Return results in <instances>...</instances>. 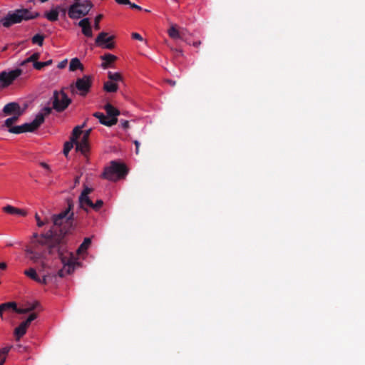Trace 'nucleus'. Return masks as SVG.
Listing matches in <instances>:
<instances>
[{"instance_id":"9","label":"nucleus","mask_w":365,"mask_h":365,"mask_svg":"<svg viewBox=\"0 0 365 365\" xmlns=\"http://www.w3.org/2000/svg\"><path fill=\"white\" fill-rule=\"evenodd\" d=\"M114 36H108L106 32H101L96 38V44L103 48L113 49L115 47V43L113 41Z\"/></svg>"},{"instance_id":"51","label":"nucleus","mask_w":365,"mask_h":365,"mask_svg":"<svg viewBox=\"0 0 365 365\" xmlns=\"http://www.w3.org/2000/svg\"><path fill=\"white\" fill-rule=\"evenodd\" d=\"M60 13H61V15H62L63 17H65L66 14V9L65 8H62L61 6Z\"/></svg>"},{"instance_id":"37","label":"nucleus","mask_w":365,"mask_h":365,"mask_svg":"<svg viewBox=\"0 0 365 365\" xmlns=\"http://www.w3.org/2000/svg\"><path fill=\"white\" fill-rule=\"evenodd\" d=\"M103 205V201L102 200H98L95 203L93 202V205H91V208L93 209L95 211H98Z\"/></svg>"},{"instance_id":"41","label":"nucleus","mask_w":365,"mask_h":365,"mask_svg":"<svg viewBox=\"0 0 365 365\" xmlns=\"http://www.w3.org/2000/svg\"><path fill=\"white\" fill-rule=\"evenodd\" d=\"M37 318V314L36 313H32L31 314L29 317L27 318V319L26 321H24L26 324H28L29 325H30V324L31 323L32 321H34V319H36Z\"/></svg>"},{"instance_id":"32","label":"nucleus","mask_w":365,"mask_h":365,"mask_svg":"<svg viewBox=\"0 0 365 365\" xmlns=\"http://www.w3.org/2000/svg\"><path fill=\"white\" fill-rule=\"evenodd\" d=\"M52 62V60H48L45 62H34L33 66L35 69L41 70L43 67L51 65Z\"/></svg>"},{"instance_id":"13","label":"nucleus","mask_w":365,"mask_h":365,"mask_svg":"<svg viewBox=\"0 0 365 365\" xmlns=\"http://www.w3.org/2000/svg\"><path fill=\"white\" fill-rule=\"evenodd\" d=\"M78 25L82 29V33L87 37H92V29L90 23V20L88 18H84L81 20Z\"/></svg>"},{"instance_id":"57","label":"nucleus","mask_w":365,"mask_h":365,"mask_svg":"<svg viewBox=\"0 0 365 365\" xmlns=\"http://www.w3.org/2000/svg\"><path fill=\"white\" fill-rule=\"evenodd\" d=\"M34 237H38V234H36H36H34Z\"/></svg>"},{"instance_id":"47","label":"nucleus","mask_w":365,"mask_h":365,"mask_svg":"<svg viewBox=\"0 0 365 365\" xmlns=\"http://www.w3.org/2000/svg\"><path fill=\"white\" fill-rule=\"evenodd\" d=\"M115 1L119 4H128L129 5L130 4V0H115Z\"/></svg>"},{"instance_id":"31","label":"nucleus","mask_w":365,"mask_h":365,"mask_svg":"<svg viewBox=\"0 0 365 365\" xmlns=\"http://www.w3.org/2000/svg\"><path fill=\"white\" fill-rule=\"evenodd\" d=\"M73 145H76V142L75 141H72L71 140H70V141L66 142L64 143L63 154H64L65 156H66V157L68 156L70 150L73 148Z\"/></svg>"},{"instance_id":"36","label":"nucleus","mask_w":365,"mask_h":365,"mask_svg":"<svg viewBox=\"0 0 365 365\" xmlns=\"http://www.w3.org/2000/svg\"><path fill=\"white\" fill-rule=\"evenodd\" d=\"M51 277H52V275L50 274H43L42 276V278L39 277V281H36V282L41 284H47L48 282L49 278H51Z\"/></svg>"},{"instance_id":"46","label":"nucleus","mask_w":365,"mask_h":365,"mask_svg":"<svg viewBox=\"0 0 365 365\" xmlns=\"http://www.w3.org/2000/svg\"><path fill=\"white\" fill-rule=\"evenodd\" d=\"M120 123L123 128L127 129L129 127V122L128 120H122Z\"/></svg>"},{"instance_id":"54","label":"nucleus","mask_w":365,"mask_h":365,"mask_svg":"<svg viewBox=\"0 0 365 365\" xmlns=\"http://www.w3.org/2000/svg\"><path fill=\"white\" fill-rule=\"evenodd\" d=\"M80 178H81L80 176H76V177L75 178V180H74V184H75V185H76L79 184V182H80Z\"/></svg>"},{"instance_id":"56","label":"nucleus","mask_w":365,"mask_h":365,"mask_svg":"<svg viewBox=\"0 0 365 365\" xmlns=\"http://www.w3.org/2000/svg\"><path fill=\"white\" fill-rule=\"evenodd\" d=\"M39 1H40L41 2H42V3H44V2H46V1H47L48 0H39Z\"/></svg>"},{"instance_id":"20","label":"nucleus","mask_w":365,"mask_h":365,"mask_svg":"<svg viewBox=\"0 0 365 365\" xmlns=\"http://www.w3.org/2000/svg\"><path fill=\"white\" fill-rule=\"evenodd\" d=\"M29 327L25 322H21L19 327L15 329L14 334L16 340H19L26 332L27 328Z\"/></svg>"},{"instance_id":"5","label":"nucleus","mask_w":365,"mask_h":365,"mask_svg":"<svg viewBox=\"0 0 365 365\" xmlns=\"http://www.w3.org/2000/svg\"><path fill=\"white\" fill-rule=\"evenodd\" d=\"M93 4L91 1L86 0L83 2L75 1L68 9V15L71 19H78L86 16Z\"/></svg>"},{"instance_id":"22","label":"nucleus","mask_w":365,"mask_h":365,"mask_svg":"<svg viewBox=\"0 0 365 365\" xmlns=\"http://www.w3.org/2000/svg\"><path fill=\"white\" fill-rule=\"evenodd\" d=\"M101 58L103 61H104L101 65L103 68H107L110 63H113L117 59L115 56L110 53H106L102 56Z\"/></svg>"},{"instance_id":"19","label":"nucleus","mask_w":365,"mask_h":365,"mask_svg":"<svg viewBox=\"0 0 365 365\" xmlns=\"http://www.w3.org/2000/svg\"><path fill=\"white\" fill-rule=\"evenodd\" d=\"M53 109V106L52 107L45 106L36 115V118L34 120H38L39 118L41 119V120H40L41 125L44 122L45 118L51 113Z\"/></svg>"},{"instance_id":"16","label":"nucleus","mask_w":365,"mask_h":365,"mask_svg":"<svg viewBox=\"0 0 365 365\" xmlns=\"http://www.w3.org/2000/svg\"><path fill=\"white\" fill-rule=\"evenodd\" d=\"M60 6H57L55 8L52 9L49 11H46L44 13L43 16L46 18L50 21H56L58 19V16L60 14Z\"/></svg>"},{"instance_id":"33","label":"nucleus","mask_w":365,"mask_h":365,"mask_svg":"<svg viewBox=\"0 0 365 365\" xmlns=\"http://www.w3.org/2000/svg\"><path fill=\"white\" fill-rule=\"evenodd\" d=\"M44 36L41 34H36L31 38V41L34 44H38L42 46L43 43Z\"/></svg>"},{"instance_id":"50","label":"nucleus","mask_w":365,"mask_h":365,"mask_svg":"<svg viewBox=\"0 0 365 365\" xmlns=\"http://www.w3.org/2000/svg\"><path fill=\"white\" fill-rule=\"evenodd\" d=\"M40 165H41V167H43V168L47 169V170H49V171L51 170H50V166H49L47 163H44V162H41V163H40Z\"/></svg>"},{"instance_id":"49","label":"nucleus","mask_w":365,"mask_h":365,"mask_svg":"<svg viewBox=\"0 0 365 365\" xmlns=\"http://www.w3.org/2000/svg\"><path fill=\"white\" fill-rule=\"evenodd\" d=\"M134 144L135 145V153H139V147H140V143L138 140H134Z\"/></svg>"},{"instance_id":"53","label":"nucleus","mask_w":365,"mask_h":365,"mask_svg":"<svg viewBox=\"0 0 365 365\" xmlns=\"http://www.w3.org/2000/svg\"><path fill=\"white\" fill-rule=\"evenodd\" d=\"M7 264L5 262H0V269H6Z\"/></svg>"},{"instance_id":"15","label":"nucleus","mask_w":365,"mask_h":365,"mask_svg":"<svg viewBox=\"0 0 365 365\" xmlns=\"http://www.w3.org/2000/svg\"><path fill=\"white\" fill-rule=\"evenodd\" d=\"M104 109L106 111L107 117L108 119H115L118 121L117 116L120 115V111L118 109L113 106L109 103L105 105Z\"/></svg>"},{"instance_id":"27","label":"nucleus","mask_w":365,"mask_h":365,"mask_svg":"<svg viewBox=\"0 0 365 365\" xmlns=\"http://www.w3.org/2000/svg\"><path fill=\"white\" fill-rule=\"evenodd\" d=\"M168 35L170 38L176 39V38H182V36L181 33L177 29L175 26H172L168 30Z\"/></svg>"},{"instance_id":"4","label":"nucleus","mask_w":365,"mask_h":365,"mask_svg":"<svg viewBox=\"0 0 365 365\" xmlns=\"http://www.w3.org/2000/svg\"><path fill=\"white\" fill-rule=\"evenodd\" d=\"M128 168L125 164L111 161L110 166L105 168L103 177L110 181H117L119 179L124 178L128 174Z\"/></svg>"},{"instance_id":"14","label":"nucleus","mask_w":365,"mask_h":365,"mask_svg":"<svg viewBox=\"0 0 365 365\" xmlns=\"http://www.w3.org/2000/svg\"><path fill=\"white\" fill-rule=\"evenodd\" d=\"M93 115L99 120V122L106 126L110 127L117 123V120L115 119H108L103 113L96 112Z\"/></svg>"},{"instance_id":"35","label":"nucleus","mask_w":365,"mask_h":365,"mask_svg":"<svg viewBox=\"0 0 365 365\" xmlns=\"http://www.w3.org/2000/svg\"><path fill=\"white\" fill-rule=\"evenodd\" d=\"M21 115H14V116L11 117V118H7L5 122H4V125L5 126H6L7 128H9V129L11 128V127H13L12 125L16 123L19 118L20 117Z\"/></svg>"},{"instance_id":"58","label":"nucleus","mask_w":365,"mask_h":365,"mask_svg":"<svg viewBox=\"0 0 365 365\" xmlns=\"http://www.w3.org/2000/svg\"><path fill=\"white\" fill-rule=\"evenodd\" d=\"M75 1H80L81 0H74Z\"/></svg>"},{"instance_id":"28","label":"nucleus","mask_w":365,"mask_h":365,"mask_svg":"<svg viewBox=\"0 0 365 365\" xmlns=\"http://www.w3.org/2000/svg\"><path fill=\"white\" fill-rule=\"evenodd\" d=\"M24 274L35 282L39 281V277L36 273V269L34 268H29L24 272Z\"/></svg>"},{"instance_id":"17","label":"nucleus","mask_w":365,"mask_h":365,"mask_svg":"<svg viewBox=\"0 0 365 365\" xmlns=\"http://www.w3.org/2000/svg\"><path fill=\"white\" fill-rule=\"evenodd\" d=\"M79 208L88 212V207H91L93 205V202L88 196H81L78 197Z\"/></svg>"},{"instance_id":"21","label":"nucleus","mask_w":365,"mask_h":365,"mask_svg":"<svg viewBox=\"0 0 365 365\" xmlns=\"http://www.w3.org/2000/svg\"><path fill=\"white\" fill-rule=\"evenodd\" d=\"M16 308V303L14 302H10L6 303H3L0 304V317L3 319V313L4 312H10L14 311V309Z\"/></svg>"},{"instance_id":"7","label":"nucleus","mask_w":365,"mask_h":365,"mask_svg":"<svg viewBox=\"0 0 365 365\" xmlns=\"http://www.w3.org/2000/svg\"><path fill=\"white\" fill-rule=\"evenodd\" d=\"M93 83V77L91 76L85 75L82 78L76 79L74 85H71V91L73 93L76 92L81 96H86L90 91Z\"/></svg>"},{"instance_id":"2","label":"nucleus","mask_w":365,"mask_h":365,"mask_svg":"<svg viewBox=\"0 0 365 365\" xmlns=\"http://www.w3.org/2000/svg\"><path fill=\"white\" fill-rule=\"evenodd\" d=\"M44 238L42 234L40 239L38 240L31 247H27L25 250L26 256L34 263L40 262V266L37 269L39 272H43L47 267L46 262L47 255H50L47 250V243L44 242Z\"/></svg>"},{"instance_id":"24","label":"nucleus","mask_w":365,"mask_h":365,"mask_svg":"<svg viewBox=\"0 0 365 365\" xmlns=\"http://www.w3.org/2000/svg\"><path fill=\"white\" fill-rule=\"evenodd\" d=\"M84 125L85 123L81 126L75 127L73 130L72 135L71 136V140L72 141H75L76 144L79 142V140H78V138L83 133L82 128H83Z\"/></svg>"},{"instance_id":"11","label":"nucleus","mask_w":365,"mask_h":365,"mask_svg":"<svg viewBox=\"0 0 365 365\" xmlns=\"http://www.w3.org/2000/svg\"><path fill=\"white\" fill-rule=\"evenodd\" d=\"M91 130V128L85 130L81 139L76 143V151L81 153L85 156H86L90 149L88 140Z\"/></svg>"},{"instance_id":"55","label":"nucleus","mask_w":365,"mask_h":365,"mask_svg":"<svg viewBox=\"0 0 365 365\" xmlns=\"http://www.w3.org/2000/svg\"><path fill=\"white\" fill-rule=\"evenodd\" d=\"M200 44H201V42H200V41H195V42H194L192 45H193L195 47H198Z\"/></svg>"},{"instance_id":"1","label":"nucleus","mask_w":365,"mask_h":365,"mask_svg":"<svg viewBox=\"0 0 365 365\" xmlns=\"http://www.w3.org/2000/svg\"><path fill=\"white\" fill-rule=\"evenodd\" d=\"M74 203L71 199H67V207L58 214L52 215V227L42 236L46 238L48 252L51 256L57 255L63 264V269L57 274L63 277L74 270L72 259L65 255L66 247L63 240L66 236L73 235L79 228L80 222L73 212Z\"/></svg>"},{"instance_id":"43","label":"nucleus","mask_w":365,"mask_h":365,"mask_svg":"<svg viewBox=\"0 0 365 365\" xmlns=\"http://www.w3.org/2000/svg\"><path fill=\"white\" fill-rule=\"evenodd\" d=\"M14 312L18 313V314H26V313H28V310L25 308V309H21V308H18L16 307V309H14Z\"/></svg>"},{"instance_id":"34","label":"nucleus","mask_w":365,"mask_h":365,"mask_svg":"<svg viewBox=\"0 0 365 365\" xmlns=\"http://www.w3.org/2000/svg\"><path fill=\"white\" fill-rule=\"evenodd\" d=\"M108 77L110 81L116 83L117 81H122V76L119 73H112L110 71L108 73Z\"/></svg>"},{"instance_id":"39","label":"nucleus","mask_w":365,"mask_h":365,"mask_svg":"<svg viewBox=\"0 0 365 365\" xmlns=\"http://www.w3.org/2000/svg\"><path fill=\"white\" fill-rule=\"evenodd\" d=\"M103 18V15L102 14H99L98 15L96 18H95V21H94V29L96 30H98L100 29V21Z\"/></svg>"},{"instance_id":"38","label":"nucleus","mask_w":365,"mask_h":365,"mask_svg":"<svg viewBox=\"0 0 365 365\" xmlns=\"http://www.w3.org/2000/svg\"><path fill=\"white\" fill-rule=\"evenodd\" d=\"M35 219L36 220V222H37V225L38 227H43L44 225L47 224L48 223V220H41L39 215L36 213L35 215Z\"/></svg>"},{"instance_id":"48","label":"nucleus","mask_w":365,"mask_h":365,"mask_svg":"<svg viewBox=\"0 0 365 365\" xmlns=\"http://www.w3.org/2000/svg\"><path fill=\"white\" fill-rule=\"evenodd\" d=\"M66 63H67V60H64V61H61V62H60L58 63V68H65Z\"/></svg>"},{"instance_id":"52","label":"nucleus","mask_w":365,"mask_h":365,"mask_svg":"<svg viewBox=\"0 0 365 365\" xmlns=\"http://www.w3.org/2000/svg\"><path fill=\"white\" fill-rule=\"evenodd\" d=\"M166 82L169 83L171 86H175L176 85V82L170 79L166 80Z\"/></svg>"},{"instance_id":"3","label":"nucleus","mask_w":365,"mask_h":365,"mask_svg":"<svg viewBox=\"0 0 365 365\" xmlns=\"http://www.w3.org/2000/svg\"><path fill=\"white\" fill-rule=\"evenodd\" d=\"M40 16L38 12H32L27 9L16 10L13 14H8L1 19V23L5 27H9L12 24L21 22L23 20L34 19Z\"/></svg>"},{"instance_id":"6","label":"nucleus","mask_w":365,"mask_h":365,"mask_svg":"<svg viewBox=\"0 0 365 365\" xmlns=\"http://www.w3.org/2000/svg\"><path fill=\"white\" fill-rule=\"evenodd\" d=\"M49 103H52L53 108L56 111L62 112L71 104V99L63 91H54Z\"/></svg>"},{"instance_id":"12","label":"nucleus","mask_w":365,"mask_h":365,"mask_svg":"<svg viewBox=\"0 0 365 365\" xmlns=\"http://www.w3.org/2000/svg\"><path fill=\"white\" fill-rule=\"evenodd\" d=\"M3 112L6 115L14 114L21 115L23 113V111L21 110L19 104L16 102H11L6 104L3 108Z\"/></svg>"},{"instance_id":"40","label":"nucleus","mask_w":365,"mask_h":365,"mask_svg":"<svg viewBox=\"0 0 365 365\" xmlns=\"http://www.w3.org/2000/svg\"><path fill=\"white\" fill-rule=\"evenodd\" d=\"M93 192V189L90 188L88 187L85 186L84 189L81 192V196H88L90 193Z\"/></svg>"},{"instance_id":"44","label":"nucleus","mask_w":365,"mask_h":365,"mask_svg":"<svg viewBox=\"0 0 365 365\" xmlns=\"http://www.w3.org/2000/svg\"><path fill=\"white\" fill-rule=\"evenodd\" d=\"M132 38L134 39L139 40V41H143V37L138 33H133Z\"/></svg>"},{"instance_id":"30","label":"nucleus","mask_w":365,"mask_h":365,"mask_svg":"<svg viewBox=\"0 0 365 365\" xmlns=\"http://www.w3.org/2000/svg\"><path fill=\"white\" fill-rule=\"evenodd\" d=\"M11 349V346L4 347L0 349V365H4L6 361V356L8 354Z\"/></svg>"},{"instance_id":"45","label":"nucleus","mask_w":365,"mask_h":365,"mask_svg":"<svg viewBox=\"0 0 365 365\" xmlns=\"http://www.w3.org/2000/svg\"><path fill=\"white\" fill-rule=\"evenodd\" d=\"M129 6L132 9H137V10H139V11L142 10V8L140 6H138V5H137V4H134V3L130 2Z\"/></svg>"},{"instance_id":"10","label":"nucleus","mask_w":365,"mask_h":365,"mask_svg":"<svg viewBox=\"0 0 365 365\" xmlns=\"http://www.w3.org/2000/svg\"><path fill=\"white\" fill-rule=\"evenodd\" d=\"M22 73V70L16 68L9 72L4 71L0 73V81L2 82L3 86L6 87L12 83Z\"/></svg>"},{"instance_id":"29","label":"nucleus","mask_w":365,"mask_h":365,"mask_svg":"<svg viewBox=\"0 0 365 365\" xmlns=\"http://www.w3.org/2000/svg\"><path fill=\"white\" fill-rule=\"evenodd\" d=\"M39 57H40V53L38 52H36V53H33L30 57H29L26 59H25L24 61H23L20 65L21 66H24L30 62H33V64H34V62H38L37 60L39 58Z\"/></svg>"},{"instance_id":"18","label":"nucleus","mask_w":365,"mask_h":365,"mask_svg":"<svg viewBox=\"0 0 365 365\" xmlns=\"http://www.w3.org/2000/svg\"><path fill=\"white\" fill-rule=\"evenodd\" d=\"M4 212L10 215H18L21 216H26L27 212L24 210L16 208L11 205H6L3 207Z\"/></svg>"},{"instance_id":"23","label":"nucleus","mask_w":365,"mask_h":365,"mask_svg":"<svg viewBox=\"0 0 365 365\" xmlns=\"http://www.w3.org/2000/svg\"><path fill=\"white\" fill-rule=\"evenodd\" d=\"M77 69L83 71V65L81 63L78 58H73L70 61L69 70L71 71H75Z\"/></svg>"},{"instance_id":"26","label":"nucleus","mask_w":365,"mask_h":365,"mask_svg":"<svg viewBox=\"0 0 365 365\" xmlns=\"http://www.w3.org/2000/svg\"><path fill=\"white\" fill-rule=\"evenodd\" d=\"M118 84L113 81H108L104 83L103 89L108 93H113L118 91Z\"/></svg>"},{"instance_id":"25","label":"nucleus","mask_w":365,"mask_h":365,"mask_svg":"<svg viewBox=\"0 0 365 365\" xmlns=\"http://www.w3.org/2000/svg\"><path fill=\"white\" fill-rule=\"evenodd\" d=\"M91 244V240L89 237H86L83 242L81 244L77 250V253L78 255L83 254L87 251L88 247Z\"/></svg>"},{"instance_id":"42","label":"nucleus","mask_w":365,"mask_h":365,"mask_svg":"<svg viewBox=\"0 0 365 365\" xmlns=\"http://www.w3.org/2000/svg\"><path fill=\"white\" fill-rule=\"evenodd\" d=\"M38 306V302H36L26 309L28 310V312H30L34 310Z\"/></svg>"},{"instance_id":"8","label":"nucleus","mask_w":365,"mask_h":365,"mask_svg":"<svg viewBox=\"0 0 365 365\" xmlns=\"http://www.w3.org/2000/svg\"><path fill=\"white\" fill-rule=\"evenodd\" d=\"M40 118L34 120L31 123H26L21 125L11 127L9 131L11 133L20 134L26 132H34L41 126Z\"/></svg>"}]
</instances>
